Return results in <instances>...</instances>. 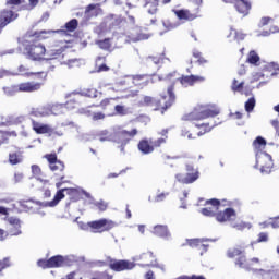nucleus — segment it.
I'll use <instances>...</instances> for the list:
<instances>
[{"label": "nucleus", "instance_id": "1", "mask_svg": "<svg viewBox=\"0 0 279 279\" xmlns=\"http://www.w3.org/2000/svg\"><path fill=\"white\" fill-rule=\"evenodd\" d=\"M138 134V130L133 129L132 131L123 130L121 126H114L112 132L107 137H99L100 143L105 141H111L112 143H118L119 149L122 154H125V145H128L134 136Z\"/></svg>", "mask_w": 279, "mask_h": 279}, {"label": "nucleus", "instance_id": "2", "mask_svg": "<svg viewBox=\"0 0 279 279\" xmlns=\"http://www.w3.org/2000/svg\"><path fill=\"white\" fill-rule=\"evenodd\" d=\"M24 53L28 60H33V62H40L45 60L43 56L47 53V48L40 41H29L25 45Z\"/></svg>", "mask_w": 279, "mask_h": 279}, {"label": "nucleus", "instance_id": "3", "mask_svg": "<svg viewBox=\"0 0 279 279\" xmlns=\"http://www.w3.org/2000/svg\"><path fill=\"white\" fill-rule=\"evenodd\" d=\"M220 110L216 109H204L202 107L195 108L192 112L184 114L182 121H204V119L215 118L220 114Z\"/></svg>", "mask_w": 279, "mask_h": 279}, {"label": "nucleus", "instance_id": "4", "mask_svg": "<svg viewBox=\"0 0 279 279\" xmlns=\"http://www.w3.org/2000/svg\"><path fill=\"white\" fill-rule=\"evenodd\" d=\"M201 213H202V215H204V217H215L216 216V220L219 223L230 221V219H232V217H236V211L232 207H228L223 211H219L218 214H215V211H213L211 208L205 207V208L201 209Z\"/></svg>", "mask_w": 279, "mask_h": 279}, {"label": "nucleus", "instance_id": "5", "mask_svg": "<svg viewBox=\"0 0 279 279\" xmlns=\"http://www.w3.org/2000/svg\"><path fill=\"white\" fill-rule=\"evenodd\" d=\"M136 267V263L130 262L128 259H114L109 257V268L112 271L121 272V271H132Z\"/></svg>", "mask_w": 279, "mask_h": 279}, {"label": "nucleus", "instance_id": "6", "mask_svg": "<svg viewBox=\"0 0 279 279\" xmlns=\"http://www.w3.org/2000/svg\"><path fill=\"white\" fill-rule=\"evenodd\" d=\"M73 263H75V258L73 256L54 255L48 259V265L50 266V269H59L60 267H72Z\"/></svg>", "mask_w": 279, "mask_h": 279}, {"label": "nucleus", "instance_id": "7", "mask_svg": "<svg viewBox=\"0 0 279 279\" xmlns=\"http://www.w3.org/2000/svg\"><path fill=\"white\" fill-rule=\"evenodd\" d=\"M89 228H92L93 230H101V232H108L110 230H112V228H117V222L112 221V220H108L106 218H101L99 220H94L88 222Z\"/></svg>", "mask_w": 279, "mask_h": 279}, {"label": "nucleus", "instance_id": "8", "mask_svg": "<svg viewBox=\"0 0 279 279\" xmlns=\"http://www.w3.org/2000/svg\"><path fill=\"white\" fill-rule=\"evenodd\" d=\"M266 145H267V140H265V137H263V136H257L253 141V147L258 149L256 153V162H258V160H260V158H267V160H269L271 162V155H269L267 151L260 150V148L265 147Z\"/></svg>", "mask_w": 279, "mask_h": 279}, {"label": "nucleus", "instance_id": "9", "mask_svg": "<svg viewBox=\"0 0 279 279\" xmlns=\"http://www.w3.org/2000/svg\"><path fill=\"white\" fill-rule=\"evenodd\" d=\"M75 95H80L81 97H88L89 99H97V97L101 95V92H98L95 88H77L70 94H66L65 98L69 99Z\"/></svg>", "mask_w": 279, "mask_h": 279}, {"label": "nucleus", "instance_id": "10", "mask_svg": "<svg viewBox=\"0 0 279 279\" xmlns=\"http://www.w3.org/2000/svg\"><path fill=\"white\" fill-rule=\"evenodd\" d=\"M64 199V189L58 190L53 199L50 202L36 201L37 206H43V208H54L57 204H60Z\"/></svg>", "mask_w": 279, "mask_h": 279}, {"label": "nucleus", "instance_id": "11", "mask_svg": "<svg viewBox=\"0 0 279 279\" xmlns=\"http://www.w3.org/2000/svg\"><path fill=\"white\" fill-rule=\"evenodd\" d=\"M151 232L155 236L163 239V241H171V231H169V227L167 225H156Z\"/></svg>", "mask_w": 279, "mask_h": 279}, {"label": "nucleus", "instance_id": "12", "mask_svg": "<svg viewBox=\"0 0 279 279\" xmlns=\"http://www.w3.org/2000/svg\"><path fill=\"white\" fill-rule=\"evenodd\" d=\"M154 36L153 34L143 33L141 27H136L133 32L128 36L131 43H141V40H149Z\"/></svg>", "mask_w": 279, "mask_h": 279}, {"label": "nucleus", "instance_id": "13", "mask_svg": "<svg viewBox=\"0 0 279 279\" xmlns=\"http://www.w3.org/2000/svg\"><path fill=\"white\" fill-rule=\"evenodd\" d=\"M234 8L236 12H239V14L247 16L250 15V10H252V2H250L248 0H235Z\"/></svg>", "mask_w": 279, "mask_h": 279}, {"label": "nucleus", "instance_id": "14", "mask_svg": "<svg viewBox=\"0 0 279 279\" xmlns=\"http://www.w3.org/2000/svg\"><path fill=\"white\" fill-rule=\"evenodd\" d=\"M41 83L35 82H26L17 85L19 93H36L39 88H41Z\"/></svg>", "mask_w": 279, "mask_h": 279}, {"label": "nucleus", "instance_id": "15", "mask_svg": "<svg viewBox=\"0 0 279 279\" xmlns=\"http://www.w3.org/2000/svg\"><path fill=\"white\" fill-rule=\"evenodd\" d=\"M8 221L10 226H12V228L9 230V234L11 236H19L23 234V231L21 230V219L16 217H10Z\"/></svg>", "mask_w": 279, "mask_h": 279}, {"label": "nucleus", "instance_id": "16", "mask_svg": "<svg viewBox=\"0 0 279 279\" xmlns=\"http://www.w3.org/2000/svg\"><path fill=\"white\" fill-rule=\"evenodd\" d=\"M175 178L178 182H181L182 184H193V182H196V180H199V171L195 172H187L185 177H182V174H175Z\"/></svg>", "mask_w": 279, "mask_h": 279}, {"label": "nucleus", "instance_id": "17", "mask_svg": "<svg viewBox=\"0 0 279 279\" xmlns=\"http://www.w3.org/2000/svg\"><path fill=\"white\" fill-rule=\"evenodd\" d=\"M173 90H175V84H171L168 87L167 93H168L169 99L165 102V106L161 108V114H165V111L168 108H171V106H173V104H175V93Z\"/></svg>", "mask_w": 279, "mask_h": 279}, {"label": "nucleus", "instance_id": "18", "mask_svg": "<svg viewBox=\"0 0 279 279\" xmlns=\"http://www.w3.org/2000/svg\"><path fill=\"white\" fill-rule=\"evenodd\" d=\"M83 195L87 197V199H90L89 204H93L98 208L101 213H105V210L108 209V204L104 202V199H100L99 202H95V198L90 195V193L86 192L85 190H82Z\"/></svg>", "mask_w": 279, "mask_h": 279}, {"label": "nucleus", "instance_id": "19", "mask_svg": "<svg viewBox=\"0 0 279 279\" xmlns=\"http://www.w3.org/2000/svg\"><path fill=\"white\" fill-rule=\"evenodd\" d=\"M178 81L180 82V84H182V86H193V84H195V82H204V77L202 76H195V75H190V76H182L180 78H178Z\"/></svg>", "mask_w": 279, "mask_h": 279}, {"label": "nucleus", "instance_id": "20", "mask_svg": "<svg viewBox=\"0 0 279 279\" xmlns=\"http://www.w3.org/2000/svg\"><path fill=\"white\" fill-rule=\"evenodd\" d=\"M256 274H260L263 279H279V270L278 269H255Z\"/></svg>", "mask_w": 279, "mask_h": 279}, {"label": "nucleus", "instance_id": "21", "mask_svg": "<svg viewBox=\"0 0 279 279\" xmlns=\"http://www.w3.org/2000/svg\"><path fill=\"white\" fill-rule=\"evenodd\" d=\"M17 71H19V73H21V75L23 76V77H31V75H37L39 78H44V80H46L47 78V73H45V72H26L25 73V71H27V68H25L24 65H20L19 68H17Z\"/></svg>", "mask_w": 279, "mask_h": 279}, {"label": "nucleus", "instance_id": "22", "mask_svg": "<svg viewBox=\"0 0 279 279\" xmlns=\"http://www.w3.org/2000/svg\"><path fill=\"white\" fill-rule=\"evenodd\" d=\"M142 106H148L150 108H154V110H160V100L151 96H145Z\"/></svg>", "mask_w": 279, "mask_h": 279}, {"label": "nucleus", "instance_id": "23", "mask_svg": "<svg viewBox=\"0 0 279 279\" xmlns=\"http://www.w3.org/2000/svg\"><path fill=\"white\" fill-rule=\"evenodd\" d=\"M32 114L34 117H51V105L35 109L32 111Z\"/></svg>", "mask_w": 279, "mask_h": 279}, {"label": "nucleus", "instance_id": "24", "mask_svg": "<svg viewBox=\"0 0 279 279\" xmlns=\"http://www.w3.org/2000/svg\"><path fill=\"white\" fill-rule=\"evenodd\" d=\"M137 147L140 151L144 155L153 154L154 151V146H151L147 140L140 141Z\"/></svg>", "mask_w": 279, "mask_h": 279}, {"label": "nucleus", "instance_id": "25", "mask_svg": "<svg viewBox=\"0 0 279 279\" xmlns=\"http://www.w3.org/2000/svg\"><path fill=\"white\" fill-rule=\"evenodd\" d=\"M159 1L160 0H145L144 8L150 5L148 9V14H156V12H158Z\"/></svg>", "mask_w": 279, "mask_h": 279}, {"label": "nucleus", "instance_id": "26", "mask_svg": "<svg viewBox=\"0 0 279 279\" xmlns=\"http://www.w3.org/2000/svg\"><path fill=\"white\" fill-rule=\"evenodd\" d=\"M33 130L36 134H49V132H51V128H49V125L39 123L34 124Z\"/></svg>", "mask_w": 279, "mask_h": 279}, {"label": "nucleus", "instance_id": "27", "mask_svg": "<svg viewBox=\"0 0 279 279\" xmlns=\"http://www.w3.org/2000/svg\"><path fill=\"white\" fill-rule=\"evenodd\" d=\"M10 165H21L23 162V155L21 153H11L9 154Z\"/></svg>", "mask_w": 279, "mask_h": 279}, {"label": "nucleus", "instance_id": "28", "mask_svg": "<svg viewBox=\"0 0 279 279\" xmlns=\"http://www.w3.org/2000/svg\"><path fill=\"white\" fill-rule=\"evenodd\" d=\"M63 112H64V105H62V104L50 105V114L58 117L59 114H62Z\"/></svg>", "mask_w": 279, "mask_h": 279}, {"label": "nucleus", "instance_id": "29", "mask_svg": "<svg viewBox=\"0 0 279 279\" xmlns=\"http://www.w3.org/2000/svg\"><path fill=\"white\" fill-rule=\"evenodd\" d=\"M7 97H14L19 93V85H11L2 88Z\"/></svg>", "mask_w": 279, "mask_h": 279}, {"label": "nucleus", "instance_id": "30", "mask_svg": "<svg viewBox=\"0 0 279 279\" xmlns=\"http://www.w3.org/2000/svg\"><path fill=\"white\" fill-rule=\"evenodd\" d=\"M78 25L80 22L77 21V19H72L68 23H65L64 28L66 29V32H75Z\"/></svg>", "mask_w": 279, "mask_h": 279}, {"label": "nucleus", "instance_id": "31", "mask_svg": "<svg viewBox=\"0 0 279 279\" xmlns=\"http://www.w3.org/2000/svg\"><path fill=\"white\" fill-rule=\"evenodd\" d=\"M64 192L70 195L72 202H78L80 196H77V189L75 187H64Z\"/></svg>", "mask_w": 279, "mask_h": 279}, {"label": "nucleus", "instance_id": "32", "mask_svg": "<svg viewBox=\"0 0 279 279\" xmlns=\"http://www.w3.org/2000/svg\"><path fill=\"white\" fill-rule=\"evenodd\" d=\"M99 8V4H89L85 9V16L86 19H93V16H97V13H94V10H97Z\"/></svg>", "mask_w": 279, "mask_h": 279}, {"label": "nucleus", "instance_id": "33", "mask_svg": "<svg viewBox=\"0 0 279 279\" xmlns=\"http://www.w3.org/2000/svg\"><path fill=\"white\" fill-rule=\"evenodd\" d=\"M46 56H49V58H45L46 62H49V60H56L58 56H62V49L48 50L46 51Z\"/></svg>", "mask_w": 279, "mask_h": 279}, {"label": "nucleus", "instance_id": "34", "mask_svg": "<svg viewBox=\"0 0 279 279\" xmlns=\"http://www.w3.org/2000/svg\"><path fill=\"white\" fill-rule=\"evenodd\" d=\"M247 62L248 64H258V62H260V57L258 53H256V51L252 50L248 53Z\"/></svg>", "mask_w": 279, "mask_h": 279}, {"label": "nucleus", "instance_id": "35", "mask_svg": "<svg viewBox=\"0 0 279 279\" xmlns=\"http://www.w3.org/2000/svg\"><path fill=\"white\" fill-rule=\"evenodd\" d=\"M162 56H165V53H162L161 57H151L150 56L146 59V61L148 64H151V62H153V64H156V65L162 64L165 62V57H162Z\"/></svg>", "mask_w": 279, "mask_h": 279}, {"label": "nucleus", "instance_id": "36", "mask_svg": "<svg viewBox=\"0 0 279 279\" xmlns=\"http://www.w3.org/2000/svg\"><path fill=\"white\" fill-rule=\"evenodd\" d=\"M12 265V262L10 260V257H4L2 260H0V276H3V269L10 268Z\"/></svg>", "mask_w": 279, "mask_h": 279}, {"label": "nucleus", "instance_id": "37", "mask_svg": "<svg viewBox=\"0 0 279 279\" xmlns=\"http://www.w3.org/2000/svg\"><path fill=\"white\" fill-rule=\"evenodd\" d=\"M244 108L247 112H253L254 108H256V98L251 97L244 105Z\"/></svg>", "mask_w": 279, "mask_h": 279}, {"label": "nucleus", "instance_id": "38", "mask_svg": "<svg viewBox=\"0 0 279 279\" xmlns=\"http://www.w3.org/2000/svg\"><path fill=\"white\" fill-rule=\"evenodd\" d=\"M16 77L19 76L17 72H12L10 70H5V69H0V80H3V77Z\"/></svg>", "mask_w": 279, "mask_h": 279}, {"label": "nucleus", "instance_id": "39", "mask_svg": "<svg viewBox=\"0 0 279 279\" xmlns=\"http://www.w3.org/2000/svg\"><path fill=\"white\" fill-rule=\"evenodd\" d=\"M175 16L180 20V21H187L189 19V11L186 10H175L174 11Z\"/></svg>", "mask_w": 279, "mask_h": 279}, {"label": "nucleus", "instance_id": "40", "mask_svg": "<svg viewBox=\"0 0 279 279\" xmlns=\"http://www.w3.org/2000/svg\"><path fill=\"white\" fill-rule=\"evenodd\" d=\"M243 86H245L244 82L239 83L236 78L233 80L232 90H234V93H241L243 90Z\"/></svg>", "mask_w": 279, "mask_h": 279}, {"label": "nucleus", "instance_id": "41", "mask_svg": "<svg viewBox=\"0 0 279 279\" xmlns=\"http://www.w3.org/2000/svg\"><path fill=\"white\" fill-rule=\"evenodd\" d=\"M97 45L100 49H104L105 51H108V49H110L111 44H110V39L106 38L104 40H98Z\"/></svg>", "mask_w": 279, "mask_h": 279}, {"label": "nucleus", "instance_id": "42", "mask_svg": "<svg viewBox=\"0 0 279 279\" xmlns=\"http://www.w3.org/2000/svg\"><path fill=\"white\" fill-rule=\"evenodd\" d=\"M243 251L241 248H232L227 251L228 258H234L235 256H242Z\"/></svg>", "mask_w": 279, "mask_h": 279}, {"label": "nucleus", "instance_id": "43", "mask_svg": "<svg viewBox=\"0 0 279 279\" xmlns=\"http://www.w3.org/2000/svg\"><path fill=\"white\" fill-rule=\"evenodd\" d=\"M50 171H64V162L57 161L56 163L49 165Z\"/></svg>", "mask_w": 279, "mask_h": 279}, {"label": "nucleus", "instance_id": "44", "mask_svg": "<svg viewBox=\"0 0 279 279\" xmlns=\"http://www.w3.org/2000/svg\"><path fill=\"white\" fill-rule=\"evenodd\" d=\"M47 34H56V31H40L39 33L38 32H35L33 36H35V38H49L47 36Z\"/></svg>", "mask_w": 279, "mask_h": 279}, {"label": "nucleus", "instance_id": "45", "mask_svg": "<svg viewBox=\"0 0 279 279\" xmlns=\"http://www.w3.org/2000/svg\"><path fill=\"white\" fill-rule=\"evenodd\" d=\"M45 158L48 160L49 165H56V162H60V160H58V155L56 154H47L45 155Z\"/></svg>", "mask_w": 279, "mask_h": 279}, {"label": "nucleus", "instance_id": "46", "mask_svg": "<svg viewBox=\"0 0 279 279\" xmlns=\"http://www.w3.org/2000/svg\"><path fill=\"white\" fill-rule=\"evenodd\" d=\"M140 267H156L157 269H161V271H166L165 264L150 263V264H138Z\"/></svg>", "mask_w": 279, "mask_h": 279}, {"label": "nucleus", "instance_id": "47", "mask_svg": "<svg viewBox=\"0 0 279 279\" xmlns=\"http://www.w3.org/2000/svg\"><path fill=\"white\" fill-rule=\"evenodd\" d=\"M66 108H77L80 106V100L77 98H71L70 100L66 101L65 104Z\"/></svg>", "mask_w": 279, "mask_h": 279}, {"label": "nucleus", "instance_id": "48", "mask_svg": "<svg viewBox=\"0 0 279 279\" xmlns=\"http://www.w3.org/2000/svg\"><path fill=\"white\" fill-rule=\"evenodd\" d=\"M147 256H149V258H154V252H148V253H143L142 255H137L133 257V260H145Z\"/></svg>", "mask_w": 279, "mask_h": 279}, {"label": "nucleus", "instance_id": "49", "mask_svg": "<svg viewBox=\"0 0 279 279\" xmlns=\"http://www.w3.org/2000/svg\"><path fill=\"white\" fill-rule=\"evenodd\" d=\"M231 32H234V40H238V43H240V40H245V34H243L242 32H239L236 29H232Z\"/></svg>", "mask_w": 279, "mask_h": 279}, {"label": "nucleus", "instance_id": "50", "mask_svg": "<svg viewBox=\"0 0 279 279\" xmlns=\"http://www.w3.org/2000/svg\"><path fill=\"white\" fill-rule=\"evenodd\" d=\"M269 241V235L265 232L258 234L257 243H267Z\"/></svg>", "mask_w": 279, "mask_h": 279}, {"label": "nucleus", "instance_id": "51", "mask_svg": "<svg viewBox=\"0 0 279 279\" xmlns=\"http://www.w3.org/2000/svg\"><path fill=\"white\" fill-rule=\"evenodd\" d=\"M92 119L93 121H101L106 119V114L104 112H94Z\"/></svg>", "mask_w": 279, "mask_h": 279}, {"label": "nucleus", "instance_id": "52", "mask_svg": "<svg viewBox=\"0 0 279 279\" xmlns=\"http://www.w3.org/2000/svg\"><path fill=\"white\" fill-rule=\"evenodd\" d=\"M49 259H39L37 262V265L38 267H41V269H50V266H49Z\"/></svg>", "mask_w": 279, "mask_h": 279}, {"label": "nucleus", "instance_id": "53", "mask_svg": "<svg viewBox=\"0 0 279 279\" xmlns=\"http://www.w3.org/2000/svg\"><path fill=\"white\" fill-rule=\"evenodd\" d=\"M77 141H80V143H88V141H90V135L83 133L77 135Z\"/></svg>", "mask_w": 279, "mask_h": 279}, {"label": "nucleus", "instance_id": "54", "mask_svg": "<svg viewBox=\"0 0 279 279\" xmlns=\"http://www.w3.org/2000/svg\"><path fill=\"white\" fill-rule=\"evenodd\" d=\"M167 196H169V192L167 193H160L155 197L156 203L165 202L167 199Z\"/></svg>", "mask_w": 279, "mask_h": 279}, {"label": "nucleus", "instance_id": "55", "mask_svg": "<svg viewBox=\"0 0 279 279\" xmlns=\"http://www.w3.org/2000/svg\"><path fill=\"white\" fill-rule=\"evenodd\" d=\"M186 241H187V245H190V247H197V245H199V243H202V241L199 239H190Z\"/></svg>", "mask_w": 279, "mask_h": 279}, {"label": "nucleus", "instance_id": "56", "mask_svg": "<svg viewBox=\"0 0 279 279\" xmlns=\"http://www.w3.org/2000/svg\"><path fill=\"white\" fill-rule=\"evenodd\" d=\"M163 27H166V29L171 31V29H175V27H178V25L172 24L170 21H163L162 22Z\"/></svg>", "mask_w": 279, "mask_h": 279}, {"label": "nucleus", "instance_id": "57", "mask_svg": "<svg viewBox=\"0 0 279 279\" xmlns=\"http://www.w3.org/2000/svg\"><path fill=\"white\" fill-rule=\"evenodd\" d=\"M245 255H240V257L235 260V265H239L240 268H243L245 265Z\"/></svg>", "mask_w": 279, "mask_h": 279}, {"label": "nucleus", "instance_id": "58", "mask_svg": "<svg viewBox=\"0 0 279 279\" xmlns=\"http://www.w3.org/2000/svg\"><path fill=\"white\" fill-rule=\"evenodd\" d=\"M32 173H33V175H40V173H43V170L40 169V167L38 165H33Z\"/></svg>", "mask_w": 279, "mask_h": 279}, {"label": "nucleus", "instance_id": "59", "mask_svg": "<svg viewBox=\"0 0 279 279\" xmlns=\"http://www.w3.org/2000/svg\"><path fill=\"white\" fill-rule=\"evenodd\" d=\"M206 204H210V206H221V201L217 199V198H211L206 201Z\"/></svg>", "mask_w": 279, "mask_h": 279}, {"label": "nucleus", "instance_id": "60", "mask_svg": "<svg viewBox=\"0 0 279 279\" xmlns=\"http://www.w3.org/2000/svg\"><path fill=\"white\" fill-rule=\"evenodd\" d=\"M110 71V68L105 63L100 64L97 69V73H104Z\"/></svg>", "mask_w": 279, "mask_h": 279}, {"label": "nucleus", "instance_id": "61", "mask_svg": "<svg viewBox=\"0 0 279 279\" xmlns=\"http://www.w3.org/2000/svg\"><path fill=\"white\" fill-rule=\"evenodd\" d=\"M270 123H271L272 128L276 130L277 136H279V121H278V119L271 120Z\"/></svg>", "mask_w": 279, "mask_h": 279}, {"label": "nucleus", "instance_id": "62", "mask_svg": "<svg viewBox=\"0 0 279 279\" xmlns=\"http://www.w3.org/2000/svg\"><path fill=\"white\" fill-rule=\"evenodd\" d=\"M232 228H235L236 230H245V228H247V225H245V222L235 223V225H232Z\"/></svg>", "mask_w": 279, "mask_h": 279}, {"label": "nucleus", "instance_id": "63", "mask_svg": "<svg viewBox=\"0 0 279 279\" xmlns=\"http://www.w3.org/2000/svg\"><path fill=\"white\" fill-rule=\"evenodd\" d=\"M165 143H167V140L163 138V137H160V138H158L157 141L154 142V146L155 147H160V145H162Z\"/></svg>", "mask_w": 279, "mask_h": 279}, {"label": "nucleus", "instance_id": "64", "mask_svg": "<svg viewBox=\"0 0 279 279\" xmlns=\"http://www.w3.org/2000/svg\"><path fill=\"white\" fill-rule=\"evenodd\" d=\"M23 173H15L14 174V180H15V184H19V182H23Z\"/></svg>", "mask_w": 279, "mask_h": 279}]
</instances>
